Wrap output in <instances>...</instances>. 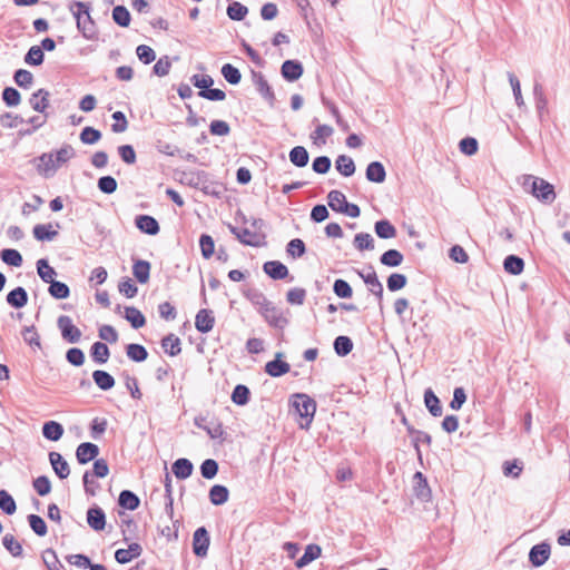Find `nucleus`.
Wrapping results in <instances>:
<instances>
[{"label": "nucleus", "mask_w": 570, "mask_h": 570, "mask_svg": "<svg viewBox=\"0 0 570 570\" xmlns=\"http://www.w3.org/2000/svg\"><path fill=\"white\" fill-rule=\"evenodd\" d=\"M530 181H531V185H530L531 194L535 198H538L540 202L546 203V204H551L556 199V193H554L553 185H551L550 183H548L547 180H544L542 178L528 176L524 179V186H528V184Z\"/></svg>", "instance_id": "obj_1"}, {"label": "nucleus", "mask_w": 570, "mask_h": 570, "mask_svg": "<svg viewBox=\"0 0 570 570\" xmlns=\"http://www.w3.org/2000/svg\"><path fill=\"white\" fill-rule=\"evenodd\" d=\"M183 180H185L188 186L200 189L205 194H218V191L212 188L213 184L209 183L208 174L204 170H191L189 173H184Z\"/></svg>", "instance_id": "obj_2"}, {"label": "nucleus", "mask_w": 570, "mask_h": 570, "mask_svg": "<svg viewBox=\"0 0 570 570\" xmlns=\"http://www.w3.org/2000/svg\"><path fill=\"white\" fill-rule=\"evenodd\" d=\"M57 326L61 333L62 338L70 343L76 344L81 338V331L73 325L72 320L68 315H60L57 320Z\"/></svg>", "instance_id": "obj_3"}, {"label": "nucleus", "mask_w": 570, "mask_h": 570, "mask_svg": "<svg viewBox=\"0 0 570 570\" xmlns=\"http://www.w3.org/2000/svg\"><path fill=\"white\" fill-rule=\"evenodd\" d=\"M228 229L242 244L247 246L258 247L265 238L264 234L252 232L246 227L239 228L229 224Z\"/></svg>", "instance_id": "obj_4"}, {"label": "nucleus", "mask_w": 570, "mask_h": 570, "mask_svg": "<svg viewBox=\"0 0 570 570\" xmlns=\"http://www.w3.org/2000/svg\"><path fill=\"white\" fill-rule=\"evenodd\" d=\"M259 314L272 327L283 330L288 324V318L284 315L283 311L273 303H271L269 306L264 308Z\"/></svg>", "instance_id": "obj_5"}, {"label": "nucleus", "mask_w": 570, "mask_h": 570, "mask_svg": "<svg viewBox=\"0 0 570 570\" xmlns=\"http://www.w3.org/2000/svg\"><path fill=\"white\" fill-rule=\"evenodd\" d=\"M294 397L293 406L296 409L299 416L308 419V422H311L316 412L315 401L307 394H295Z\"/></svg>", "instance_id": "obj_6"}, {"label": "nucleus", "mask_w": 570, "mask_h": 570, "mask_svg": "<svg viewBox=\"0 0 570 570\" xmlns=\"http://www.w3.org/2000/svg\"><path fill=\"white\" fill-rule=\"evenodd\" d=\"M210 537L205 527L196 529L193 535V552L199 558H205L208 553Z\"/></svg>", "instance_id": "obj_7"}, {"label": "nucleus", "mask_w": 570, "mask_h": 570, "mask_svg": "<svg viewBox=\"0 0 570 570\" xmlns=\"http://www.w3.org/2000/svg\"><path fill=\"white\" fill-rule=\"evenodd\" d=\"M36 165L37 171L48 178L55 175L59 166L53 160V153H43L32 160Z\"/></svg>", "instance_id": "obj_8"}, {"label": "nucleus", "mask_w": 570, "mask_h": 570, "mask_svg": "<svg viewBox=\"0 0 570 570\" xmlns=\"http://www.w3.org/2000/svg\"><path fill=\"white\" fill-rule=\"evenodd\" d=\"M252 77L254 85L256 87V90L259 92V95L268 102L271 107L275 106L276 97L275 94L269 86L268 81L265 79L264 75L258 71H252Z\"/></svg>", "instance_id": "obj_9"}, {"label": "nucleus", "mask_w": 570, "mask_h": 570, "mask_svg": "<svg viewBox=\"0 0 570 570\" xmlns=\"http://www.w3.org/2000/svg\"><path fill=\"white\" fill-rule=\"evenodd\" d=\"M550 554L551 546L550 543L543 541L530 549L529 561L533 567H541L549 560Z\"/></svg>", "instance_id": "obj_10"}, {"label": "nucleus", "mask_w": 570, "mask_h": 570, "mask_svg": "<svg viewBox=\"0 0 570 570\" xmlns=\"http://www.w3.org/2000/svg\"><path fill=\"white\" fill-rule=\"evenodd\" d=\"M366 273L365 284L368 286V291L377 298L380 311L383 312V285L380 282L376 272L372 266Z\"/></svg>", "instance_id": "obj_11"}, {"label": "nucleus", "mask_w": 570, "mask_h": 570, "mask_svg": "<svg viewBox=\"0 0 570 570\" xmlns=\"http://www.w3.org/2000/svg\"><path fill=\"white\" fill-rule=\"evenodd\" d=\"M99 454V448L91 442L80 443L76 450V458L79 464H87Z\"/></svg>", "instance_id": "obj_12"}, {"label": "nucleus", "mask_w": 570, "mask_h": 570, "mask_svg": "<svg viewBox=\"0 0 570 570\" xmlns=\"http://www.w3.org/2000/svg\"><path fill=\"white\" fill-rule=\"evenodd\" d=\"M135 225L141 233L150 236L157 235L160 230L157 219L150 215L136 216Z\"/></svg>", "instance_id": "obj_13"}, {"label": "nucleus", "mask_w": 570, "mask_h": 570, "mask_svg": "<svg viewBox=\"0 0 570 570\" xmlns=\"http://www.w3.org/2000/svg\"><path fill=\"white\" fill-rule=\"evenodd\" d=\"M303 65L298 60H285L281 67V73L287 81H296L303 75Z\"/></svg>", "instance_id": "obj_14"}, {"label": "nucleus", "mask_w": 570, "mask_h": 570, "mask_svg": "<svg viewBox=\"0 0 570 570\" xmlns=\"http://www.w3.org/2000/svg\"><path fill=\"white\" fill-rule=\"evenodd\" d=\"M87 523L95 531H102L106 527L105 511L98 507H91L87 511Z\"/></svg>", "instance_id": "obj_15"}, {"label": "nucleus", "mask_w": 570, "mask_h": 570, "mask_svg": "<svg viewBox=\"0 0 570 570\" xmlns=\"http://www.w3.org/2000/svg\"><path fill=\"white\" fill-rule=\"evenodd\" d=\"M215 325V317L212 309L203 308L195 317L196 330L200 333H208Z\"/></svg>", "instance_id": "obj_16"}, {"label": "nucleus", "mask_w": 570, "mask_h": 570, "mask_svg": "<svg viewBox=\"0 0 570 570\" xmlns=\"http://www.w3.org/2000/svg\"><path fill=\"white\" fill-rule=\"evenodd\" d=\"M263 271L275 281L284 279L288 276V268L279 261H268L264 263Z\"/></svg>", "instance_id": "obj_17"}, {"label": "nucleus", "mask_w": 570, "mask_h": 570, "mask_svg": "<svg viewBox=\"0 0 570 570\" xmlns=\"http://www.w3.org/2000/svg\"><path fill=\"white\" fill-rule=\"evenodd\" d=\"M49 461H50V464H51L55 473L60 479L68 478V475L70 474L69 464L59 452H55V451L50 452Z\"/></svg>", "instance_id": "obj_18"}, {"label": "nucleus", "mask_w": 570, "mask_h": 570, "mask_svg": "<svg viewBox=\"0 0 570 570\" xmlns=\"http://www.w3.org/2000/svg\"><path fill=\"white\" fill-rule=\"evenodd\" d=\"M282 355V353H277L275 360L267 362L265 365V372L272 377H279L291 370L289 364L281 360Z\"/></svg>", "instance_id": "obj_19"}, {"label": "nucleus", "mask_w": 570, "mask_h": 570, "mask_svg": "<svg viewBox=\"0 0 570 570\" xmlns=\"http://www.w3.org/2000/svg\"><path fill=\"white\" fill-rule=\"evenodd\" d=\"M142 552V548L139 543L132 542L128 549H118L115 552V559L118 563L125 564L130 562L132 559L138 558Z\"/></svg>", "instance_id": "obj_20"}, {"label": "nucleus", "mask_w": 570, "mask_h": 570, "mask_svg": "<svg viewBox=\"0 0 570 570\" xmlns=\"http://www.w3.org/2000/svg\"><path fill=\"white\" fill-rule=\"evenodd\" d=\"M49 91L41 88L31 95L29 98V104L35 111L43 114L49 107Z\"/></svg>", "instance_id": "obj_21"}, {"label": "nucleus", "mask_w": 570, "mask_h": 570, "mask_svg": "<svg viewBox=\"0 0 570 570\" xmlns=\"http://www.w3.org/2000/svg\"><path fill=\"white\" fill-rule=\"evenodd\" d=\"M365 176L371 183L382 184L386 178V170L381 161H372L366 167Z\"/></svg>", "instance_id": "obj_22"}, {"label": "nucleus", "mask_w": 570, "mask_h": 570, "mask_svg": "<svg viewBox=\"0 0 570 570\" xmlns=\"http://www.w3.org/2000/svg\"><path fill=\"white\" fill-rule=\"evenodd\" d=\"M414 479L416 481V484L414 487L415 497L423 502L430 501L432 493L426 479L423 476L421 472H416L414 474Z\"/></svg>", "instance_id": "obj_23"}, {"label": "nucleus", "mask_w": 570, "mask_h": 570, "mask_svg": "<svg viewBox=\"0 0 570 570\" xmlns=\"http://www.w3.org/2000/svg\"><path fill=\"white\" fill-rule=\"evenodd\" d=\"M6 299L11 307L22 308L28 303V293L23 287L18 286L7 294Z\"/></svg>", "instance_id": "obj_24"}, {"label": "nucleus", "mask_w": 570, "mask_h": 570, "mask_svg": "<svg viewBox=\"0 0 570 570\" xmlns=\"http://www.w3.org/2000/svg\"><path fill=\"white\" fill-rule=\"evenodd\" d=\"M193 463L185 458L177 459L171 465L173 473L179 480L189 478L193 473Z\"/></svg>", "instance_id": "obj_25"}, {"label": "nucleus", "mask_w": 570, "mask_h": 570, "mask_svg": "<svg viewBox=\"0 0 570 570\" xmlns=\"http://www.w3.org/2000/svg\"><path fill=\"white\" fill-rule=\"evenodd\" d=\"M79 32L87 40H96L98 31L94 19L90 16V11L82 17V22L78 27Z\"/></svg>", "instance_id": "obj_26"}, {"label": "nucleus", "mask_w": 570, "mask_h": 570, "mask_svg": "<svg viewBox=\"0 0 570 570\" xmlns=\"http://www.w3.org/2000/svg\"><path fill=\"white\" fill-rule=\"evenodd\" d=\"M92 380L95 384L102 391H109L116 384L114 376L104 370L94 371Z\"/></svg>", "instance_id": "obj_27"}, {"label": "nucleus", "mask_w": 570, "mask_h": 570, "mask_svg": "<svg viewBox=\"0 0 570 570\" xmlns=\"http://www.w3.org/2000/svg\"><path fill=\"white\" fill-rule=\"evenodd\" d=\"M150 263L144 259L135 261L132 274L140 284H146L150 277Z\"/></svg>", "instance_id": "obj_28"}, {"label": "nucleus", "mask_w": 570, "mask_h": 570, "mask_svg": "<svg viewBox=\"0 0 570 570\" xmlns=\"http://www.w3.org/2000/svg\"><path fill=\"white\" fill-rule=\"evenodd\" d=\"M118 504L122 509L134 511V510L138 509V507L140 504V499L132 491H130V490H122L119 493Z\"/></svg>", "instance_id": "obj_29"}, {"label": "nucleus", "mask_w": 570, "mask_h": 570, "mask_svg": "<svg viewBox=\"0 0 570 570\" xmlns=\"http://www.w3.org/2000/svg\"><path fill=\"white\" fill-rule=\"evenodd\" d=\"M90 356L95 363L105 364L110 356L109 347L102 342H96L90 347Z\"/></svg>", "instance_id": "obj_30"}, {"label": "nucleus", "mask_w": 570, "mask_h": 570, "mask_svg": "<svg viewBox=\"0 0 570 570\" xmlns=\"http://www.w3.org/2000/svg\"><path fill=\"white\" fill-rule=\"evenodd\" d=\"M374 230H375V234L377 235V237H380L382 239L394 238L397 233L394 225L387 219L377 220L374 224Z\"/></svg>", "instance_id": "obj_31"}, {"label": "nucleus", "mask_w": 570, "mask_h": 570, "mask_svg": "<svg viewBox=\"0 0 570 570\" xmlns=\"http://www.w3.org/2000/svg\"><path fill=\"white\" fill-rule=\"evenodd\" d=\"M124 317L130 323V325L138 330L140 327H144L146 325V317L144 314L134 306H126L125 307V315Z\"/></svg>", "instance_id": "obj_32"}, {"label": "nucleus", "mask_w": 570, "mask_h": 570, "mask_svg": "<svg viewBox=\"0 0 570 570\" xmlns=\"http://www.w3.org/2000/svg\"><path fill=\"white\" fill-rule=\"evenodd\" d=\"M322 549L317 544H308L305 548L303 556L295 562V566L301 569L309 564L312 561L321 556Z\"/></svg>", "instance_id": "obj_33"}, {"label": "nucleus", "mask_w": 570, "mask_h": 570, "mask_svg": "<svg viewBox=\"0 0 570 570\" xmlns=\"http://www.w3.org/2000/svg\"><path fill=\"white\" fill-rule=\"evenodd\" d=\"M334 129L330 125H317L315 130L311 134V139L314 145L322 146L326 144V139L331 137Z\"/></svg>", "instance_id": "obj_34"}, {"label": "nucleus", "mask_w": 570, "mask_h": 570, "mask_svg": "<svg viewBox=\"0 0 570 570\" xmlns=\"http://www.w3.org/2000/svg\"><path fill=\"white\" fill-rule=\"evenodd\" d=\"M161 347L169 356H176L181 352L180 340L174 334H168L161 340Z\"/></svg>", "instance_id": "obj_35"}, {"label": "nucleus", "mask_w": 570, "mask_h": 570, "mask_svg": "<svg viewBox=\"0 0 570 570\" xmlns=\"http://www.w3.org/2000/svg\"><path fill=\"white\" fill-rule=\"evenodd\" d=\"M42 434L47 440L58 441L63 435V426L56 421H48L42 426Z\"/></svg>", "instance_id": "obj_36"}, {"label": "nucleus", "mask_w": 570, "mask_h": 570, "mask_svg": "<svg viewBox=\"0 0 570 570\" xmlns=\"http://www.w3.org/2000/svg\"><path fill=\"white\" fill-rule=\"evenodd\" d=\"M208 497L214 505H222L228 501L229 491L225 485L215 484L210 488Z\"/></svg>", "instance_id": "obj_37"}, {"label": "nucleus", "mask_w": 570, "mask_h": 570, "mask_svg": "<svg viewBox=\"0 0 570 570\" xmlns=\"http://www.w3.org/2000/svg\"><path fill=\"white\" fill-rule=\"evenodd\" d=\"M424 404L433 416L436 417L442 415L440 400L431 389H428L424 392Z\"/></svg>", "instance_id": "obj_38"}, {"label": "nucleus", "mask_w": 570, "mask_h": 570, "mask_svg": "<svg viewBox=\"0 0 570 570\" xmlns=\"http://www.w3.org/2000/svg\"><path fill=\"white\" fill-rule=\"evenodd\" d=\"M289 160L296 167H305L308 164L309 155L305 147L296 146L289 151Z\"/></svg>", "instance_id": "obj_39"}, {"label": "nucleus", "mask_w": 570, "mask_h": 570, "mask_svg": "<svg viewBox=\"0 0 570 570\" xmlns=\"http://www.w3.org/2000/svg\"><path fill=\"white\" fill-rule=\"evenodd\" d=\"M503 268L511 275H519L523 272L524 261L517 255H508L503 261Z\"/></svg>", "instance_id": "obj_40"}, {"label": "nucleus", "mask_w": 570, "mask_h": 570, "mask_svg": "<svg viewBox=\"0 0 570 570\" xmlns=\"http://www.w3.org/2000/svg\"><path fill=\"white\" fill-rule=\"evenodd\" d=\"M37 273L42 282L50 284L57 275L53 267H51L46 258L37 261Z\"/></svg>", "instance_id": "obj_41"}, {"label": "nucleus", "mask_w": 570, "mask_h": 570, "mask_svg": "<svg viewBox=\"0 0 570 570\" xmlns=\"http://www.w3.org/2000/svg\"><path fill=\"white\" fill-rule=\"evenodd\" d=\"M335 167L344 177H350L355 173L354 160L346 155H340L336 158Z\"/></svg>", "instance_id": "obj_42"}, {"label": "nucleus", "mask_w": 570, "mask_h": 570, "mask_svg": "<svg viewBox=\"0 0 570 570\" xmlns=\"http://www.w3.org/2000/svg\"><path fill=\"white\" fill-rule=\"evenodd\" d=\"M403 259V254L397 249H387L380 257L381 264L387 267H397Z\"/></svg>", "instance_id": "obj_43"}, {"label": "nucleus", "mask_w": 570, "mask_h": 570, "mask_svg": "<svg viewBox=\"0 0 570 570\" xmlns=\"http://www.w3.org/2000/svg\"><path fill=\"white\" fill-rule=\"evenodd\" d=\"M126 354L128 358L137 363L144 362L148 357L146 347L137 343L128 344L126 346Z\"/></svg>", "instance_id": "obj_44"}, {"label": "nucleus", "mask_w": 570, "mask_h": 570, "mask_svg": "<svg viewBox=\"0 0 570 570\" xmlns=\"http://www.w3.org/2000/svg\"><path fill=\"white\" fill-rule=\"evenodd\" d=\"M69 10L71 11L73 18L76 19L77 28L82 22V17L91 10V4L89 2H82L73 0L69 4Z\"/></svg>", "instance_id": "obj_45"}, {"label": "nucleus", "mask_w": 570, "mask_h": 570, "mask_svg": "<svg viewBox=\"0 0 570 570\" xmlns=\"http://www.w3.org/2000/svg\"><path fill=\"white\" fill-rule=\"evenodd\" d=\"M354 247L360 250H373L374 249V238L368 233H358L354 236L353 239Z\"/></svg>", "instance_id": "obj_46"}, {"label": "nucleus", "mask_w": 570, "mask_h": 570, "mask_svg": "<svg viewBox=\"0 0 570 570\" xmlns=\"http://www.w3.org/2000/svg\"><path fill=\"white\" fill-rule=\"evenodd\" d=\"M33 236L37 240L45 242V240H52L57 235V230L51 229L50 224H38L33 227Z\"/></svg>", "instance_id": "obj_47"}, {"label": "nucleus", "mask_w": 570, "mask_h": 570, "mask_svg": "<svg viewBox=\"0 0 570 570\" xmlns=\"http://www.w3.org/2000/svg\"><path fill=\"white\" fill-rule=\"evenodd\" d=\"M333 347L338 356H346L353 350V342L348 336L340 335L334 340Z\"/></svg>", "instance_id": "obj_48"}, {"label": "nucleus", "mask_w": 570, "mask_h": 570, "mask_svg": "<svg viewBox=\"0 0 570 570\" xmlns=\"http://www.w3.org/2000/svg\"><path fill=\"white\" fill-rule=\"evenodd\" d=\"M2 262L9 266L20 267L23 263L22 256L19 250L13 248L2 249L0 253Z\"/></svg>", "instance_id": "obj_49"}, {"label": "nucleus", "mask_w": 570, "mask_h": 570, "mask_svg": "<svg viewBox=\"0 0 570 570\" xmlns=\"http://www.w3.org/2000/svg\"><path fill=\"white\" fill-rule=\"evenodd\" d=\"M533 96L535 100V108L539 117H542L543 112L547 110L548 99L543 92V87L541 83L535 82L533 86Z\"/></svg>", "instance_id": "obj_50"}, {"label": "nucleus", "mask_w": 570, "mask_h": 570, "mask_svg": "<svg viewBox=\"0 0 570 570\" xmlns=\"http://www.w3.org/2000/svg\"><path fill=\"white\" fill-rule=\"evenodd\" d=\"M49 294L56 299H65L70 295V288L66 283L52 281L48 288Z\"/></svg>", "instance_id": "obj_51"}, {"label": "nucleus", "mask_w": 570, "mask_h": 570, "mask_svg": "<svg viewBox=\"0 0 570 570\" xmlns=\"http://www.w3.org/2000/svg\"><path fill=\"white\" fill-rule=\"evenodd\" d=\"M2 544L3 547L8 550V552L14 557V558H20L22 557V553H23V549H22V546L20 542H18L14 537L10 533H7L3 538H2Z\"/></svg>", "instance_id": "obj_52"}, {"label": "nucleus", "mask_w": 570, "mask_h": 570, "mask_svg": "<svg viewBox=\"0 0 570 570\" xmlns=\"http://www.w3.org/2000/svg\"><path fill=\"white\" fill-rule=\"evenodd\" d=\"M220 72L224 79L230 85H238L242 80L240 71L232 63L223 65Z\"/></svg>", "instance_id": "obj_53"}, {"label": "nucleus", "mask_w": 570, "mask_h": 570, "mask_svg": "<svg viewBox=\"0 0 570 570\" xmlns=\"http://www.w3.org/2000/svg\"><path fill=\"white\" fill-rule=\"evenodd\" d=\"M250 391L244 384H237L232 393V401L237 405H246L249 402Z\"/></svg>", "instance_id": "obj_54"}, {"label": "nucleus", "mask_w": 570, "mask_h": 570, "mask_svg": "<svg viewBox=\"0 0 570 570\" xmlns=\"http://www.w3.org/2000/svg\"><path fill=\"white\" fill-rule=\"evenodd\" d=\"M245 296L247 299L250 301V303L258 307V312L261 313L264 308L269 306L272 303L266 298V296L257 291V289H249L247 293H245Z\"/></svg>", "instance_id": "obj_55"}, {"label": "nucleus", "mask_w": 570, "mask_h": 570, "mask_svg": "<svg viewBox=\"0 0 570 570\" xmlns=\"http://www.w3.org/2000/svg\"><path fill=\"white\" fill-rule=\"evenodd\" d=\"M247 12V7L237 1L229 3L227 7L228 18L235 21L243 20L246 17Z\"/></svg>", "instance_id": "obj_56"}, {"label": "nucleus", "mask_w": 570, "mask_h": 570, "mask_svg": "<svg viewBox=\"0 0 570 570\" xmlns=\"http://www.w3.org/2000/svg\"><path fill=\"white\" fill-rule=\"evenodd\" d=\"M112 19L118 26L122 28H126L130 24V13L125 6H116L112 9Z\"/></svg>", "instance_id": "obj_57"}, {"label": "nucleus", "mask_w": 570, "mask_h": 570, "mask_svg": "<svg viewBox=\"0 0 570 570\" xmlns=\"http://www.w3.org/2000/svg\"><path fill=\"white\" fill-rule=\"evenodd\" d=\"M0 509L9 515L13 514L17 510L16 501L6 490H0Z\"/></svg>", "instance_id": "obj_58"}, {"label": "nucleus", "mask_w": 570, "mask_h": 570, "mask_svg": "<svg viewBox=\"0 0 570 570\" xmlns=\"http://www.w3.org/2000/svg\"><path fill=\"white\" fill-rule=\"evenodd\" d=\"M28 522L32 531L39 535L45 537L48 532L47 524L45 520L38 514H29Z\"/></svg>", "instance_id": "obj_59"}, {"label": "nucleus", "mask_w": 570, "mask_h": 570, "mask_svg": "<svg viewBox=\"0 0 570 570\" xmlns=\"http://www.w3.org/2000/svg\"><path fill=\"white\" fill-rule=\"evenodd\" d=\"M45 53L40 46H32L27 55L24 56V61L31 66H39L43 62Z\"/></svg>", "instance_id": "obj_60"}, {"label": "nucleus", "mask_w": 570, "mask_h": 570, "mask_svg": "<svg viewBox=\"0 0 570 570\" xmlns=\"http://www.w3.org/2000/svg\"><path fill=\"white\" fill-rule=\"evenodd\" d=\"M333 292L340 298H351L353 295V289L351 285L342 278L335 279L333 284Z\"/></svg>", "instance_id": "obj_61"}, {"label": "nucleus", "mask_w": 570, "mask_h": 570, "mask_svg": "<svg viewBox=\"0 0 570 570\" xmlns=\"http://www.w3.org/2000/svg\"><path fill=\"white\" fill-rule=\"evenodd\" d=\"M42 560L49 570H61L63 566L60 563L53 549H46L42 553Z\"/></svg>", "instance_id": "obj_62"}, {"label": "nucleus", "mask_w": 570, "mask_h": 570, "mask_svg": "<svg viewBox=\"0 0 570 570\" xmlns=\"http://www.w3.org/2000/svg\"><path fill=\"white\" fill-rule=\"evenodd\" d=\"M306 252L304 242L301 238H294L289 240L286 246V253L293 258L302 257Z\"/></svg>", "instance_id": "obj_63"}, {"label": "nucleus", "mask_w": 570, "mask_h": 570, "mask_svg": "<svg viewBox=\"0 0 570 570\" xmlns=\"http://www.w3.org/2000/svg\"><path fill=\"white\" fill-rule=\"evenodd\" d=\"M101 138V132L90 126L85 127L80 132V140L86 145H94Z\"/></svg>", "instance_id": "obj_64"}]
</instances>
